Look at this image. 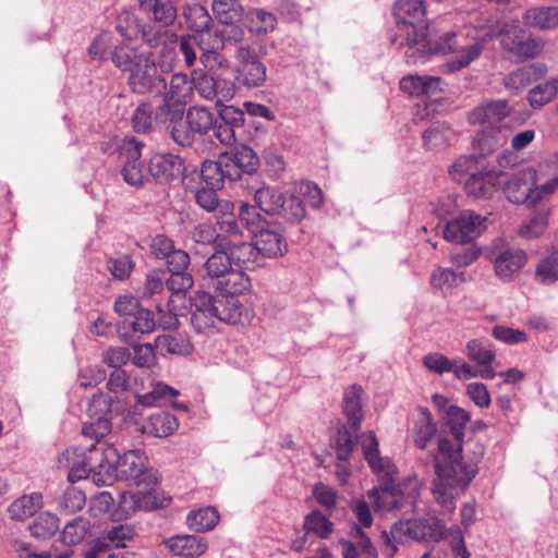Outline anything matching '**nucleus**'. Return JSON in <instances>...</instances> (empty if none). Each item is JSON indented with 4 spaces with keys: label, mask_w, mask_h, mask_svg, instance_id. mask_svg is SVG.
I'll list each match as a JSON object with an SVG mask.
<instances>
[{
    "label": "nucleus",
    "mask_w": 558,
    "mask_h": 558,
    "mask_svg": "<svg viewBox=\"0 0 558 558\" xmlns=\"http://www.w3.org/2000/svg\"><path fill=\"white\" fill-rule=\"evenodd\" d=\"M393 16L396 25L389 40L397 49H404L409 64L424 62L434 54L453 53L454 57L444 68L448 73H454L469 66L484 50L481 40L459 36L444 25L445 19L426 23L424 0H398L393 5Z\"/></svg>",
    "instance_id": "obj_1"
},
{
    "label": "nucleus",
    "mask_w": 558,
    "mask_h": 558,
    "mask_svg": "<svg viewBox=\"0 0 558 558\" xmlns=\"http://www.w3.org/2000/svg\"><path fill=\"white\" fill-rule=\"evenodd\" d=\"M58 461L60 466L69 469L71 483L92 477L101 486L117 480L144 489H154L158 484L157 471L145 465L146 457L140 449L120 454L112 446L90 444L64 450Z\"/></svg>",
    "instance_id": "obj_2"
},
{
    "label": "nucleus",
    "mask_w": 558,
    "mask_h": 558,
    "mask_svg": "<svg viewBox=\"0 0 558 558\" xmlns=\"http://www.w3.org/2000/svg\"><path fill=\"white\" fill-rule=\"evenodd\" d=\"M363 454L372 472L381 484L367 492L375 512H389L402 507L403 493L393 485L396 466L387 457H381L376 435L369 432L363 444Z\"/></svg>",
    "instance_id": "obj_3"
},
{
    "label": "nucleus",
    "mask_w": 558,
    "mask_h": 558,
    "mask_svg": "<svg viewBox=\"0 0 558 558\" xmlns=\"http://www.w3.org/2000/svg\"><path fill=\"white\" fill-rule=\"evenodd\" d=\"M470 420V413L458 405H449L442 416V429L438 436L434 466L445 481H449V478L452 481L453 466L458 465L457 462L461 458L465 427Z\"/></svg>",
    "instance_id": "obj_4"
},
{
    "label": "nucleus",
    "mask_w": 558,
    "mask_h": 558,
    "mask_svg": "<svg viewBox=\"0 0 558 558\" xmlns=\"http://www.w3.org/2000/svg\"><path fill=\"white\" fill-rule=\"evenodd\" d=\"M485 453V447L476 442L474 445L473 456L469 459V462L463 460V456L459 458L454 465V474L451 475L452 481H445L438 471L436 473V480L434 481L433 494L437 502L446 510L451 511L454 509V498L458 495V489H465L472 480L478 473L477 464L482 460Z\"/></svg>",
    "instance_id": "obj_5"
},
{
    "label": "nucleus",
    "mask_w": 558,
    "mask_h": 558,
    "mask_svg": "<svg viewBox=\"0 0 558 558\" xmlns=\"http://www.w3.org/2000/svg\"><path fill=\"white\" fill-rule=\"evenodd\" d=\"M205 280L219 292L244 293L251 287L245 271L234 268L226 248L217 247L204 264Z\"/></svg>",
    "instance_id": "obj_6"
},
{
    "label": "nucleus",
    "mask_w": 558,
    "mask_h": 558,
    "mask_svg": "<svg viewBox=\"0 0 558 558\" xmlns=\"http://www.w3.org/2000/svg\"><path fill=\"white\" fill-rule=\"evenodd\" d=\"M497 29L502 49L518 61L534 59L544 48L543 40L527 34L518 19L498 21Z\"/></svg>",
    "instance_id": "obj_7"
},
{
    "label": "nucleus",
    "mask_w": 558,
    "mask_h": 558,
    "mask_svg": "<svg viewBox=\"0 0 558 558\" xmlns=\"http://www.w3.org/2000/svg\"><path fill=\"white\" fill-rule=\"evenodd\" d=\"M530 117V111L517 110L506 99H495L476 106L469 114V122L481 125H499L501 129L521 126Z\"/></svg>",
    "instance_id": "obj_8"
},
{
    "label": "nucleus",
    "mask_w": 558,
    "mask_h": 558,
    "mask_svg": "<svg viewBox=\"0 0 558 558\" xmlns=\"http://www.w3.org/2000/svg\"><path fill=\"white\" fill-rule=\"evenodd\" d=\"M234 86L240 88H258L267 81V66L255 47H240L233 53Z\"/></svg>",
    "instance_id": "obj_9"
},
{
    "label": "nucleus",
    "mask_w": 558,
    "mask_h": 558,
    "mask_svg": "<svg viewBox=\"0 0 558 558\" xmlns=\"http://www.w3.org/2000/svg\"><path fill=\"white\" fill-rule=\"evenodd\" d=\"M113 403V398L102 391H98L89 400L87 412L90 422L84 423L82 436L92 440V444H99L111 432L110 415L114 411Z\"/></svg>",
    "instance_id": "obj_10"
},
{
    "label": "nucleus",
    "mask_w": 558,
    "mask_h": 558,
    "mask_svg": "<svg viewBox=\"0 0 558 558\" xmlns=\"http://www.w3.org/2000/svg\"><path fill=\"white\" fill-rule=\"evenodd\" d=\"M411 538L426 544H436L447 539L456 557L470 558L471 553L460 529L450 530L447 525H407L404 531Z\"/></svg>",
    "instance_id": "obj_11"
},
{
    "label": "nucleus",
    "mask_w": 558,
    "mask_h": 558,
    "mask_svg": "<svg viewBox=\"0 0 558 558\" xmlns=\"http://www.w3.org/2000/svg\"><path fill=\"white\" fill-rule=\"evenodd\" d=\"M126 85L133 94L159 96L167 89V78L149 57L129 74Z\"/></svg>",
    "instance_id": "obj_12"
},
{
    "label": "nucleus",
    "mask_w": 558,
    "mask_h": 558,
    "mask_svg": "<svg viewBox=\"0 0 558 558\" xmlns=\"http://www.w3.org/2000/svg\"><path fill=\"white\" fill-rule=\"evenodd\" d=\"M486 218L473 210H463L446 223L444 238L456 244H470L486 229Z\"/></svg>",
    "instance_id": "obj_13"
},
{
    "label": "nucleus",
    "mask_w": 558,
    "mask_h": 558,
    "mask_svg": "<svg viewBox=\"0 0 558 558\" xmlns=\"http://www.w3.org/2000/svg\"><path fill=\"white\" fill-rule=\"evenodd\" d=\"M151 490L153 489L141 488L138 493H122L120 495L119 506L112 513V521H124L137 511L156 510L158 508L166 507L170 502V498L159 500V498L154 495Z\"/></svg>",
    "instance_id": "obj_14"
},
{
    "label": "nucleus",
    "mask_w": 558,
    "mask_h": 558,
    "mask_svg": "<svg viewBox=\"0 0 558 558\" xmlns=\"http://www.w3.org/2000/svg\"><path fill=\"white\" fill-rule=\"evenodd\" d=\"M245 112L234 106L221 105L215 119L214 135L222 145H233L244 134Z\"/></svg>",
    "instance_id": "obj_15"
},
{
    "label": "nucleus",
    "mask_w": 558,
    "mask_h": 558,
    "mask_svg": "<svg viewBox=\"0 0 558 558\" xmlns=\"http://www.w3.org/2000/svg\"><path fill=\"white\" fill-rule=\"evenodd\" d=\"M194 88L207 100H216L219 108L235 95L234 82L221 76H214L202 69L193 70Z\"/></svg>",
    "instance_id": "obj_16"
},
{
    "label": "nucleus",
    "mask_w": 558,
    "mask_h": 558,
    "mask_svg": "<svg viewBox=\"0 0 558 558\" xmlns=\"http://www.w3.org/2000/svg\"><path fill=\"white\" fill-rule=\"evenodd\" d=\"M44 496L34 492L15 499L8 508L10 518L14 521H26L36 517L33 523H58L60 519L49 510L43 511Z\"/></svg>",
    "instance_id": "obj_17"
},
{
    "label": "nucleus",
    "mask_w": 558,
    "mask_h": 558,
    "mask_svg": "<svg viewBox=\"0 0 558 558\" xmlns=\"http://www.w3.org/2000/svg\"><path fill=\"white\" fill-rule=\"evenodd\" d=\"M537 182V173L534 168L527 167L513 173L502 183V191L507 199L513 204L535 206L534 186Z\"/></svg>",
    "instance_id": "obj_18"
},
{
    "label": "nucleus",
    "mask_w": 558,
    "mask_h": 558,
    "mask_svg": "<svg viewBox=\"0 0 558 558\" xmlns=\"http://www.w3.org/2000/svg\"><path fill=\"white\" fill-rule=\"evenodd\" d=\"M145 144L137 141L135 137H125L122 145V150L125 155V162L121 170V174L125 183L131 186L143 185L145 179L149 175L148 167L145 168L141 161L142 149Z\"/></svg>",
    "instance_id": "obj_19"
},
{
    "label": "nucleus",
    "mask_w": 558,
    "mask_h": 558,
    "mask_svg": "<svg viewBox=\"0 0 558 558\" xmlns=\"http://www.w3.org/2000/svg\"><path fill=\"white\" fill-rule=\"evenodd\" d=\"M240 294L220 292L218 295H213L214 310L219 322L230 325H245L250 322L251 310L241 302Z\"/></svg>",
    "instance_id": "obj_20"
},
{
    "label": "nucleus",
    "mask_w": 558,
    "mask_h": 558,
    "mask_svg": "<svg viewBox=\"0 0 558 558\" xmlns=\"http://www.w3.org/2000/svg\"><path fill=\"white\" fill-rule=\"evenodd\" d=\"M490 259L495 275L504 282H511L527 263V254L519 247H506L493 252Z\"/></svg>",
    "instance_id": "obj_21"
},
{
    "label": "nucleus",
    "mask_w": 558,
    "mask_h": 558,
    "mask_svg": "<svg viewBox=\"0 0 558 558\" xmlns=\"http://www.w3.org/2000/svg\"><path fill=\"white\" fill-rule=\"evenodd\" d=\"M466 355L469 360L475 363L478 368L472 367L475 377L493 379L497 373L493 369L492 363L496 359L494 345L486 339H473L466 344Z\"/></svg>",
    "instance_id": "obj_22"
},
{
    "label": "nucleus",
    "mask_w": 558,
    "mask_h": 558,
    "mask_svg": "<svg viewBox=\"0 0 558 558\" xmlns=\"http://www.w3.org/2000/svg\"><path fill=\"white\" fill-rule=\"evenodd\" d=\"M501 177H504V172L482 166L465 180L464 191L475 198H490L496 192Z\"/></svg>",
    "instance_id": "obj_23"
},
{
    "label": "nucleus",
    "mask_w": 558,
    "mask_h": 558,
    "mask_svg": "<svg viewBox=\"0 0 558 558\" xmlns=\"http://www.w3.org/2000/svg\"><path fill=\"white\" fill-rule=\"evenodd\" d=\"M191 302L193 308L191 325L194 330L198 333H204L214 328L218 316L214 310L213 295L205 291H196Z\"/></svg>",
    "instance_id": "obj_24"
},
{
    "label": "nucleus",
    "mask_w": 558,
    "mask_h": 558,
    "mask_svg": "<svg viewBox=\"0 0 558 558\" xmlns=\"http://www.w3.org/2000/svg\"><path fill=\"white\" fill-rule=\"evenodd\" d=\"M184 169L183 159L174 154H156L148 162V173L158 183L179 179Z\"/></svg>",
    "instance_id": "obj_25"
},
{
    "label": "nucleus",
    "mask_w": 558,
    "mask_h": 558,
    "mask_svg": "<svg viewBox=\"0 0 558 558\" xmlns=\"http://www.w3.org/2000/svg\"><path fill=\"white\" fill-rule=\"evenodd\" d=\"M547 71V65L541 62L518 68L505 76L504 86L511 95L517 96L532 83L542 80Z\"/></svg>",
    "instance_id": "obj_26"
},
{
    "label": "nucleus",
    "mask_w": 558,
    "mask_h": 558,
    "mask_svg": "<svg viewBox=\"0 0 558 558\" xmlns=\"http://www.w3.org/2000/svg\"><path fill=\"white\" fill-rule=\"evenodd\" d=\"M424 366L438 374L453 373L454 377L459 380H469L474 378L475 373L472 371V366L466 362L459 360L452 361L440 353H429L423 357Z\"/></svg>",
    "instance_id": "obj_27"
},
{
    "label": "nucleus",
    "mask_w": 558,
    "mask_h": 558,
    "mask_svg": "<svg viewBox=\"0 0 558 558\" xmlns=\"http://www.w3.org/2000/svg\"><path fill=\"white\" fill-rule=\"evenodd\" d=\"M248 193L253 194V199L259 210L269 216H274L280 208L284 194L276 187L266 185L259 179L254 180V184L246 186Z\"/></svg>",
    "instance_id": "obj_28"
},
{
    "label": "nucleus",
    "mask_w": 558,
    "mask_h": 558,
    "mask_svg": "<svg viewBox=\"0 0 558 558\" xmlns=\"http://www.w3.org/2000/svg\"><path fill=\"white\" fill-rule=\"evenodd\" d=\"M171 554L184 558H196L207 550V542L198 534L175 535L166 541Z\"/></svg>",
    "instance_id": "obj_29"
},
{
    "label": "nucleus",
    "mask_w": 558,
    "mask_h": 558,
    "mask_svg": "<svg viewBox=\"0 0 558 558\" xmlns=\"http://www.w3.org/2000/svg\"><path fill=\"white\" fill-rule=\"evenodd\" d=\"M149 56L145 54L138 47L132 46L130 43H121L110 50V60L113 65L129 74L140 66Z\"/></svg>",
    "instance_id": "obj_30"
},
{
    "label": "nucleus",
    "mask_w": 558,
    "mask_h": 558,
    "mask_svg": "<svg viewBox=\"0 0 558 558\" xmlns=\"http://www.w3.org/2000/svg\"><path fill=\"white\" fill-rule=\"evenodd\" d=\"M178 427L179 422L173 414L159 411L144 420L137 430L151 437L165 438L172 435Z\"/></svg>",
    "instance_id": "obj_31"
},
{
    "label": "nucleus",
    "mask_w": 558,
    "mask_h": 558,
    "mask_svg": "<svg viewBox=\"0 0 558 558\" xmlns=\"http://www.w3.org/2000/svg\"><path fill=\"white\" fill-rule=\"evenodd\" d=\"M444 82L438 76L409 75L400 81V89L411 96H434L441 92Z\"/></svg>",
    "instance_id": "obj_32"
},
{
    "label": "nucleus",
    "mask_w": 558,
    "mask_h": 558,
    "mask_svg": "<svg viewBox=\"0 0 558 558\" xmlns=\"http://www.w3.org/2000/svg\"><path fill=\"white\" fill-rule=\"evenodd\" d=\"M227 250L231 263L234 268L244 269L254 268L259 266V254L254 243L250 242H232L230 238H227V245L223 247Z\"/></svg>",
    "instance_id": "obj_33"
},
{
    "label": "nucleus",
    "mask_w": 558,
    "mask_h": 558,
    "mask_svg": "<svg viewBox=\"0 0 558 558\" xmlns=\"http://www.w3.org/2000/svg\"><path fill=\"white\" fill-rule=\"evenodd\" d=\"M254 244L262 257L277 258L287 252V242L277 231L260 228L255 233Z\"/></svg>",
    "instance_id": "obj_34"
},
{
    "label": "nucleus",
    "mask_w": 558,
    "mask_h": 558,
    "mask_svg": "<svg viewBox=\"0 0 558 558\" xmlns=\"http://www.w3.org/2000/svg\"><path fill=\"white\" fill-rule=\"evenodd\" d=\"M507 143L506 135L501 132L500 126L485 129L476 133L473 138L472 146L478 156L480 160H483L504 147Z\"/></svg>",
    "instance_id": "obj_35"
},
{
    "label": "nucleus",
    "mask_w": 558,
    "mask_h": 558,
    "mask_svg": "<svg viewBox=\"0 0 558 558\" xmlns=\"http://www.w3.org/2000/svg\"><path fill=\"white\" fill-rule=\"evenodd\" d=\"M362 393L363 389L359 385H352L344 390L342 399L343 413L350 426L357 430L360 429L361 422L363 420V408H362Z\"/></svg>",
    "instance_id": "obj_36"
},
{
    "label": "nucleus",
    "mask_w": 558,
    "mask_h": 558,
    "mask_svg": "<svg viewBox=\"0 0 558 558\" xmlns=\"http://www.w3.org/2000/svg\"><path fill=\"white\" fill-rule=\"evenodd\" d=\"M522 20L531 28L554 29L558 26V7L531 8L523 13Z\"/></svg>",
    "instance_id": "obj_37"
},
{
    "label": "nucleus",
    "mask_w": 558,
    "mask_h": 558,
    "mask_svg": "<svg viewBox=\"0 0 558 558\" xmlns=\"http://www.w3.org/2000/svg\"><path fill=\"white\" fill-rule=\"evenodd\" d=\"M193 88V75L189 78L184 73H175L170 82H167V89L160 96L185 107L191 99Z\"/></svg>",
    "instance_id": "obj_38"
},
{
    "label": "nucleus",
    "mask_w": 558,
    "mask_h": 558,
    "mask_svg": "<svg viewBox=\"0 0 558 558\" xmlns=\"http://www.w3.org/2000/svg\"><path fill=\"white\" fill-rule=\"evenodd\" d=\"M534 280L542 286L558 282V248L551 247L539 256L535 266Z\"/></svg>",
    "instance_id": "obj_39"
},
{
    "label": "nucleus",
    "mask_w": 558,
    "mask_h": 558,
    "mask_svg": "<svg viewBox=\"0 0 558 558\" xmlns=\"http://www.w3.org/2000/svg\"><path fill=\"white\" fill-rule=\"evenodd\" d=\"M180 392L161 381L153 383L151 389L144 395H136V404L144 407H162L174 400Z\"/></svg>",
    "instance_id": "obj_40"
},
{
    "label": "nucleus",
    "mask_w": 558,
    "mask_h": 558,
    "mask_svg": "<svg viewBox=\"0 0 558 558\" xmlns=\"http://www.w3.org/2000/svg\"><path fill=\"white\" fill-rule=\"evenodd\" d=\"M185 190L189 193H192L194 196L195 203L205 211L209 214H216L226 199H220L218 196V191L220 189H216L213 186H206L202 184L195 185H185Z\"/></svg>",
    "instance_id": "obj_41"
},
{
    "label": "nucleus",
    "mask_w": 558,
    "mask_h": 558,
    "mask_svg": "<svg viewBox=\"0 0 558 558\" xmlns=\"http://www.w3.org/2000/svg\"><path fill=\"white\" fill-rule=\"evenodd\" d=\"M182 16L186 27L197 34L209 32L214 21L207 9L198 3L184 8Z\"/></svg>",
    "instance_id": "obj_42"
},
{
    "label": "nucleus",
    "mask_w": 558,
    "mask_h": 558,
    "mask_svg": "<svg viewBox=\"0 0 558 558\" xmlns=\"http://www.w3.org/2000/svg\"><path fill=\"white\" fill-rule=\"evenodd\" d=\"M414 445L418 449H426L437 434V426L430 411L420 408V418L414 425Z\"/></svg>",
    "instance_id": "obj_43"
},
{
    "label": "nucleus",
    "mask_w": 558,
    "mask_h": 558,
    "mask_svg": "<svg viewBox=\"0 0 558 558\" xmlns=\"http://www.w3.org/2000/svg\"><path fill=\"white\" fill-rule=\"evenodd\" d=\"M211 10L220 24L233 25L242 21L244 8L238 0H213Z\"/></svg>",
    "instance_id": "obj_44"
},
{
    "label": "nucleus",
    "mask_w": 558,
    "mask_h": 558,
    "mask_svg": "<svg viewBox=\"0 0 558 558\" xmlns=\"http://www.w3.org/2000/svg\"><path fill=\"white\" fill-rule=\"evenodd\" d=\"M155 344L162 354L189 355L193 351L189 337L180 332L158 336Z\"/></svg>",
    "instance_id": "obj_45"
},
{
    "label": "nucleus",
    "mask_w": 558,
    "mask_h": 558,
    "mask_svg": "<svg viewBox=\"0 0 558 558\" xmlns=\"http://www.w3.org/2000/svg\"><path fill=\"white\" fill-rule=\"evenodd\" d=\"M558 95V76L551 77L532 87L526 96L533 109H541L551 102Z\"/></svg>",
    "instance_id": "obj_46"
},
{
    "label": "nucleus",
    "mask_w": 558,
    "mask_h": 558,
    "mask_svg": "<svg viewBox=\"0 0 558 558\" xmlns=\"http://www.w3.org/2000/svg\"><path fill=\"white\" fill-rule=\"evenodd\" d=\"M216 225L221 234L229 236H236L242 234V226L234 214V204L230 201H225L221 208L215 214Z\"/></svg>",
    "instance_id": "obj_47"
},
{
    "label": "nucleus",
    "mask_w": 558,
    "mask_h": 558,
    "mask_svg": "<svg viewBox=\"0 0 558 558\" xmlns=\"http://www.w3.org/2000/svg\"><path fill=\"white\" fill-rule=\"evenodd\" d=\"M452 135V130L446 123L436 122L424 131L423 145L428 150H440L449 145Z\"/></svg>",
    "instance_id": "obj_48"
},
{
    "label": "nucleus",
    "mask_w": 558,
    "mask_h": 558,
    "mask_svg": "<svg viewBox=\"0 0 558 558\" xmlns=\"http://www.w3.org/2000/svg\"><path fill=\"white\" fill-rule=\"evenodd\" d=\"M191 238L195 244L208 245L215 250L217 247H225L228 236L218 233L213 223L201 222L193 228Z\"/></svg>",
    "instance_id": "obj_49"
},
{
    "label": "nucleus",
    "mask_w": 558,
    "mask_h": 558,
    "mask_svg": "<svg viewBox=\"0 0 558 558\" xmlns=\"http://www.w3.org/2000/svg\"><path fill=\"white\" fill-rule=\"evenodd\" d=\"M186 123L195 135L204 136L214 131L215 118L209 109L193 106L186 112Z\"/></svg>",
    "instance_id": "obj_50"
},
{
    "label": "nucleus",
    "mask_w": 558,
    "mask_h": 558,
    "mask_svg": "<svg viewBox=\"0 0 558 558\" xmlns=\"http://www.w3.org/2000/svg\"><path fill=\"white\" fill-rule=\"evenodd\" d=\"M246 21L251 33L265 35L275 31L277 17L264 9H252L246 12Z\"/></svg>",
    "instance_id": "obj_51"
},
{
    "label": "nucleus",
    "mask_w": 558,
    "mask_h": 558,
    "mask_svg": "<svg viewBox=\"0 0 558 558\" xmlns=\"http://www.w3.org/2000/svg\"><path fill=\"white\" fill-rule=\"evenodd\" d=\"M274 216L283 219L290 225H298L306 216L305 205L299 196L284 195L282 202L280 203L278 213H276Z\"/></svg>",
    "instance_id": "obj_52"
},
{
    "label": "nucleus",
    "mask_w": 558,
    "mask_h": 558,
    "mask_svg": "<svg viewBox=\"0 0 558 558\" xmlns=\"http://www.w3.org/2000/svg\"><path fill=\"white\" fill-rule=\"evenodd\" d=\"M232 156L246 178L247 185L254 184V180L258 179V177L255 175L259 167V157L257 154L251 147L243 145L238 148Z\"/></svg>",
    "instance_id": "obj_53"
},
{
    "label": "nucleus",
    "mask_w": 558,
    "mask_h": 558,
    "mask_svg": "<svg viewBox=\"0 0 558 558\" xmlns=\"http://www.w3.org/2000/svg\"><path fill=\"white\" fill-rule=\"evenodd\" d=\"M465 281L463 271L457 272L451 268L437 267L433 270L429 283L437 290H451Z\"/></svg>",
    "instance_id": "obj_54"
},
{
    "label": "nucleus",
    "mask_w": 558,
    "mask_h": 558,
    "mask_svg": "<svg viewBox=\"0 0 558 558\" xmlns=\"http://www.w3.org/2000/svg\"><path fill=\"white\" fill-rule=\"evenodd\" d=\"M142 11L151 13L154 21L161 26L172 25L178 16L177 9L170 0H154Z\"/></svg>",
    "instance_id": "obj_55"
},
{
    "label": "nucleus",
    "mask_w": 558,
    "mask_h": 558,
    "mask_svg": "<svg viewBox=\"0 0 558 558\" xmlns=\"http://www.w3.org/2000/svg\"><path fill=\"white\" fill-rule=\"evenodd\" d=\"M123 329H130L133 332L149 333L156 328L154 313L149 310L140 307L131 318H125L122 323Z\"/></svg>",
    "instance_id": "obj_56"
},
{
    "label": "nucleus",
    "mask_w": 558,
    "mask_h": 558,
    "mask_svg": "<svg viewBox=\"0 0 558 558\" xmlns=\"http://www.w3.org/2000/svg\"><path fill=\"white\" fill-rule=\"evenodd\" d=\"M221 171L222 168L219 158L217 160H204L201 166L199 182L197 184L222 189L223 174H221Z\"/></svg>",
    "instance_id": "obj_57"
},
{
    "label": "nucleus",
    "mask_w": 558,
    "mask_h": 558,
    "mask_svg": "<svg viewBox=\"0 0 558 558\" xmlns=\"http://www.w3.org/2000/svg\"><path fill=\"white\" fill-rule=\"evenodd\" d=\"M482 166V161L475 154L462 155L454 160L449 168V174L454 181H461L466 174L477 171Z\"/></svg>",
    "instance_id": "obj_58"
},
{
    "label": "nucleus",
    "mask_w": 558,
    "mask_h": 558,
    "mask_svg": "<svg viewBox=\"0 0 558 558\" xmlns=\"http://www.w3.org/2000/svg\"><path fill=\"white\" fill-rule=\"evenodd\" d=\"M183 114V106L162 97V102L155 109L154 120L159 124H165L167 122L173 124L174 122L181 120Z\"/></svg>",
    "instance_id": "obj_59"
},
{
    "label": "nucleus",
    "mask_w": 558,
    "mask_h": 558,
    "mask_svg": "<svg viewBox=\"0 0 558 558\" xmlns=\"http://www.w3.org/2000/svg\"><path fill=\"white\" fill-rule=\"evenodd\" d=\"M153 106L150 102L140 104L132 116V128L134 132L146 134L153 129Z\"/></svg>",
    "instance_id": "obj_60"
},
{
    "label": "nucleus",
    "mask_w": 558,
    "mask_h": 558,
    "mask_svg": "<svg viewBox=\"0 0 558 558\" xmlns=\"http://www.w3.org/2000/svg\"><path fill=\"white\" fill-rule=\"evenodd\" d=\"M221 162V174H223V181L229 180L231 182L240 181L241 186L246 190L247 180L242 173L238 162L233 158L232 154H221L219 156Z\"/></svg>",
    "instance_id": "obj_61"
},
{
    "label": "nucleus",
    "mask_w": 558,
    "mask_h": 558,
    "mask_svg": "<svg viewBox=\"0 0 558 558\" xmlns=\"http://www.w3.org/2000/svg\"><path fill=\"white\" fill-rule=\"evenodd\" d=\"M85 501V495L82 490L70 488L65 490L59 501V510L62 514H73L84 507Z\"/></svg>",
    "instance_id": "obj_62"
},
{
    "label": "nucleus",
    "mask_w": 558,
    "mask_h": 558,
    "mask_svg": "<svg viewBox=\"0 0 558 558\" xmlns=\"http://www.w3.org/2000/svg\"><path fill=\"white\" fill-rule=\"evenodd\" d=\"M258 207L255 205H251L248 203H242L239 211V219L243 228H246L251 232H257L260 228H263L262 221L263 217L258 213Z\"/></svg>",
    "instance_id": "obj_63"
},
{
    "label": "nucleus",
    "mask_w": 558,
    "mask_h": 558,
    "mask_svg": "<svg viewBox=\"0 0 558 558\" xmlns=\"http://www.w3.org/2000/svg\"><path fill=\"white\" fill-rule=\"evenodd\" d=\"M114 29L128 41H131L133 38H135L138 33L136 21L134 16L128 11H123L117 15L114 21Z\"/></svg>",
    "instance_id": "obj_64"
}]
</instances>
